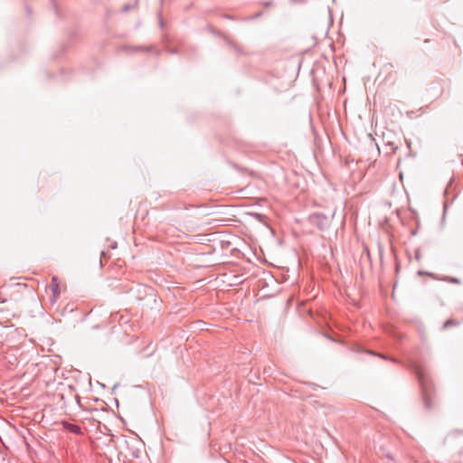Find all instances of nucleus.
I'll list each match as a JSON object with an SVG mask.
<instances>
[{"label":"nucleus","instance_id":"8","mask_svg":"<svg viewBox=\"0 0 463 463\" xmlns=\"http://www.w3.org/2000/svg\"><path fill=\"white\" fill-rule=\"evenodd\" d=\"M135 50H144V48H143V47L136 46V47H135Z\"/></svg>","mask_w":463,"mask_h":463},{"label":"nucleus","instance_id":"4","mask_svg":"<svg viewBox=\"0 0 463 463\" xmlns=\"http://www.w3.org/2000/svg\"><path fill=\"white\" fill-rule=\"evenodd\" d=\"M51 288L53 292V296L57 297L59 295L60 291H59V282H58V279L56 277H53L52 279Z\"/></svg>","mask_w":463,"mask_h":463},{"label":"nucleus","instance_id":"6","mask_svg":"<svg viewBox=\"0 0 463 463\" xmlns=\"http://www.w3.org/2000/svg\"><path fill=\"white\" fill-rule=\"evenodd\" d=\"M368 354H372V355H375V356H379L383 359H385V360H388L389 358L387 356H385L384 354H377V353H374L373 351H368L367 352Z\"/></svg>","mask_w":463,"mask_h":463},{"label":"nucleus","instance_id":"5","mask_svg":"<svg viewBox=\"0 0 463 463\" xmlns=\"http://www.w3.org/2000/svg\"><path fill=\"white\" fill-rule=\"evenodd\" d=\"M458 325V322L455 319H448L442 326V329H448L451 326H456Z\"/></svg>","mask_w":463,"mask_h":463},{"label":"nucleus","instance_id":"1","mask_svg":"<svg viewBox=\"0 0 463 463\" xmlns=\"http://www.w3.org/2000/svg\"><path fill=\"white\" fill-rule=\"evenodd\" d=\"M416 375H417L419 383L420 385L424 405L427 409H431L432 405H431L430 398L429 397L430 383H429L428 376H427L426 373L421 368L416 369Z\"/></svg>","mask_w":463,"mask_h":463},{"label":"nucleus","instance_id":"2","mask_svg":"<svg viewBox=\"0 0 463 463\" xmlns=\"http://www.w3.org/2000/svg\"><path fill=\"white\" fill-rule=\"evenodd\" d=\"M309 222L319 230H324L327 224V218L323 213H315L309 216Z\"/></svg>","mask_w":463,"mask_h":463},{"label":"nucleus","instance_id":"3","mask_svg":"<svg viewBox=\"0 0 463 463\" xmlns=\"http://www.w3.org/2000/svg\"><path fill=\"white\" fill-rule=\"evenodd\" d=\"M63 426L68 431H70L71 433L78 434V435L82 433L81 428L79 425L72 424L70 422H64Z\"/></svg>","mask_w":463,"mask_h":463},{"label":"nucleus","instance_id":"7","mask_svg":"<svg viewBox=\"0 0 463 463\" xmlns=\"http://www.w3.org/2000/svg\"><path fill=\"white\" fill-rule=\"evenodd\" d=\"M450 281L453 282V283H457V284L459 283V280L458 279H455V278L451 279Z\"/></svg>","mask_w":463,"mask_h":463},{"label":"nucleus","instance_id":"9","mask_svg":"<svg viewBox=\"0 0 463 463\" xmlns=\"http://www.w3.org/2000/svg\"><path fill=\"white\" fill-rule=\"evenodd\" d=\"M128 6H125L124 11H128Z\"/></svg>","mask_w":463,"mask_h":463}]
</instances>
